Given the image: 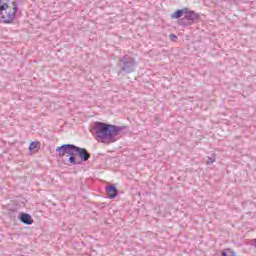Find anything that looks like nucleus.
Listing matches in <instances>:
<instances>
[{"label":"nucleus","mask_w":256,"mask_h":256,"mask_svg":"<svg viewBox=\"0 0 256 256\" xmlns=\"http://www.w3.org/2000/svg\"><path fill=\"white\" fill-rule=\"evenodd\" d=\"M106 193H107L108 199H115V197L119 195V190L117 189V186L111 184L106 187Z\"/></svg>","instance_id":"0eeeda50"},{"label":"nucleus","mask_w":256,"mask_h":256,"mask_svg":"<svg viewBox=\"0 0 256 256\" xmlns=\"http://www.w3.org/2000/svg\"><path fill=\"white\" fill-rule=\"evenodd\" d=\"M185 19H188V21L190 22V24H194L197 23V21H199L200 19V15L199 13H196L193 10H188L187 8H185Z\"/></svg>","instance_id":"423d86ee"},{"label":"nucleus","mask_w":256,"mask_h":256,"mask_svg":"<svg viewBox=\"0 0 256 256\" xmlns=\"http://www.w3.org/2000/svg\"><path fill=\"white\" fill-rule=\"evenodd\" d=\"M125 129L124 126H117L113 124H107L105 122H95L92 127V135H94L96 141L99 143H105V145H111L117 141L118 135Z\"/></svg>","instance_id":"f257e3e1"},{"label":"nucleus","mask_w":256,"mask_h":256,"mask_svg":"<svg viewBox=\"0 0 256 256\" xmlns=\"http://www.w3.org/2000/svg\"><path fill=\"white\" fill-rule=\"evenodd\" d=\"M78 157H80L81 161H89V159H91V154L89 153V151H87V149L85 148H81L78 146Z\"/></svg>","instance_id":"6e6552de"},{"label":"nucleus","mask_w":256,"mask_h":256,"mask_svg":"<svg viewBox=\"0 0 256 256\" xmlns=\"http://www.w3.org/2000/svg\"><path fill=\"white\" fill-rule=\"evenodd\" d=\"M206 163H207V165H211V164L215 163V159H214V158H211V157H208Z\"/></svg>","instance_id":"4468645a"},{"label":"nucleus","mask_w":256,"mask_h":256,"mask_svg":"<svg viewBox=\"0 0 256 256\" xmlns=\"http://www.w3.org/2000/svg\"><path fill=\"white\" fill-rule=\"evenodd\" d=\"M221 256H237V253H235V251H233L229 248H226V249L222 250Z\"/></svg>","instance_id":"9b49d317"},{"label":"nucleus","mask_w":256,"mask_h":256,"mask_svg":"<svg viewBox=\"0 0 256 256\" xmlns=\"http://www.w3.org/2000/svg\"><path fill=\"white\" fill-rule=\"evenodd\" d=\"M179 25H182V27H189V25H192V24L189 21V19L185 18V14H184V17L179 20Z\"/></svg>","instance_id":"f8f14e48"},{"label":"nucleus","mask_w":256,"mask_h":256,"mask_svg":"<svg viewBox=\"0 0 256 256\" xmlns=\"http://www.w3.org/2000/svg\"><path fill=\"white\" fill-rule=\"evenodd\" d=\"M30 151H39V142H32L29 146Z\"/></svg>","instance_id":"ddd939ff"},{"label":"nucleus","mask_w":256,"mask_h":256,"mask_svg":"<svg viewBox=\"0 0 256 256\" xmlns=\"http://www.w3.org/2000/svg\"><path fill=\"white\" fill-rule=\"evenodd\" d=\"M187 10H177L176 12L171 14V19H181L182 15H185Z\"/></svg>","instance_id":"9d476101"},{"label":"nucleus","mask_w":256,"mask_h":256,"mask_svg":"<svg viewBox=\"0 0 256 256\" xmlns=\"http://www.w3.org/2000/svg\"><path fill=\"white\" fill-rule=\"evenodd\" d=\"M73 149V144H64L56 148V157L63 158L65 155L69 157V153Z\"/></svg>","instance_id":"20e7f679"},{"label":"nucleus","mask_w":256,"mask_h":256,"mask_svg":"<svg viewBox=\"0 0 256 256\" xmlns=\"http://www.w3.org/2000/svg\"><path fill=\"white\" fill-rule=\"evenodd\" d=\"M169 37H170L171 41H177V39H178L177 35H175V34H170Z\"/></svg>","instance_id":"2eb2a0df"},{"label":"nucleus","mask_w":256,"mask_h":256,"mask_svg":"<svg viewBox=\"0 0 256 256\" xmlns=\"http://www.w3.org/2000/svg\"><path fill=\"white\" fill-rule=\"evenodd\" d=\"M116 67L118 69V77L129 75V73H134L135 69H137V61H135V58L125 55L118 60Z\"/></svg>","instance_id":"7ed1b4c3"},{"label":"nucleus","mask_w":256,"mask_h":256,"mask_svg":"<svg viewBox=\"0 0 256 256\" xmlns=\"http://www.w3.org/2000/svg\"><path fill=\"white\" fill-rule=\"evenodd\" d=\"M78 146L72 144V148L70 150V153L68 154V163L71 165H81V161H77V158L75 157L78 155Z\"/></svg>","instance_id":"39448f33"},{"label":"nucleus","mask_w":256,"mask_h":256,"mask_svg":"<svg viewBox=\"0 0 256 256\" xmlns=\"http://www.w3.org/2000/svg\"><path fill=\"white\" fill-rule=\"evenodd\" d=\"M19 220L24 225H33V218L28 213H20Z\"/></svg>","instance_id":"1a4fd4ad"},{"label":"nucleus","mask_w":256,"mask_h":256,"mask_svg":"<svg viewBox=\"0 0 256 256\" xmlns=\"http://www.w3.org/2000/svg\"><path fill=\"white\" fill-rule=\"evenodd\" d=\"M19 11L16 0H0V19L2 23H13Z\"/></svg>","instance_id":"f03ea898"}]
</instances>
